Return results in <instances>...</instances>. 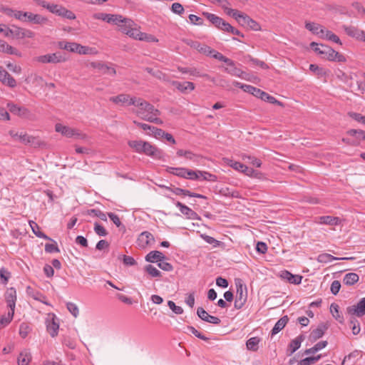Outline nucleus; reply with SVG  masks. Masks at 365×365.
<instances>
[{
    "label": "nucleus",
    "instance_id": "obj_26",
    "mask_svg": "<svg viewBox=\"0 0 365 365\" xmlns=\"http://www.w3.org/2000/svg\"><path fill=\"white\" fill-rule=\"evenodd\" d=\"M281 277L286 279L288 282L294 284H299L302 282V277L297 274H293L287 270H284L281 273Z\"/></svg>",
    "mask_w": 365,
    "mask_h": 365
},
{
    "label": "nucleus",
    "instance_id": "obj_10",
    "mask_svg": "<svg viewBox=\"0 0 365 365\" xmlns=\"http://www.w3.org/2000/svg\"><path fill=\"white\" fill-rule=\"evenodd\" d=\"M5 300L10 311L14 312L16 302V291L14 287L8 288L5 293Z\"/></svg>",
    "mask_w": 365,
    "mask_h": 365
},
{
    "label": "nucleus",
    "instance_id": "obj_64",
    "mask_svg": "<svg viewBox=\"0 0 365 365\" xmlns=\"http://www.w3.org/2000/svg\"><path fill=\"white\" fill-rule=\"evenodd\" d=\"M171 11L178 15H182L185 12L182 5L180 3H173L171 6Z\"/></svg>",
    "mask_w": 365,
    "mask_h": 365
},
{
    "label": "nucleus",
    "instance_id": "obj_48",
    "mask_svg": "<svg viewBox=\"0 0 365 365\" xmlns=\"http://www.w3.org/2000/svg\"><path fill=\"white\" fill-rule=\"evenodd\" d=\"M145 143V141H143L141 140H130V141H128V144L131 148L134 149L135 152L141 153L143 147V144Z\"/></svg>",
    "mask_w": 365,
    "mask_h": 365
},
{
    "label": "nucleus",
    "instance_id": "obj_43",
    "mask_svg": "<svg viewBox=\"0 0 365 365\" xmlns=\"http://www.w3.org/2000/svg\"><path fill=\"white\" fill-rule=\"evenodd\" d=\"M76 51L75 53H78L79 54H94L96 53V49L93 48H91L88 46H82L79 43H76V46L75 48Z\"/></svg>",
    "mask_w": 365,
    "mask_h": 365
},
{
    "label": "nucleus",
    "instance_id": "obj_39",
    "mask_svg": "<svg viewBox=\"0 0 365 365\" xmlns=\"http://www.w3.org/2000/svg\"><path fill=\"white\" fill-rule=\"evenodd\" d=\"M261 341V339L257 336L251 337L246 342L247 349L252 351H257L259 348V344Z\"/></svg>",
    "mask_w": 365,
    "mask_h": 365
},
{
    "label": "nucleus",
    "instance_id": "obj_38",
    "mask_svg": "<svg viewBox=\"0 0 365 365\" xmlns=\"http://www.w3.org/2000/svg\"><path fill=\"white\" fill-rule=\"evenodd\" d=\"M166 171L172 175H176L180 178H185L186 176V168H173V167H167Z\"/></svg>",
    "mask_w": 365,
    "mask_h": 365
},
{
    "label": "nucleus",
    "instance_id": "obj_8",
    "mask_svg": "<svg viewBox=\"0 0 365 365\" xmlns=\"http://www.w3.org/2000/svg\"><path fill=\"white\" fill-rule=\"evenodd\" d=\"M347 313L358 317L365 315V297L361 298L356 305L348 307Z\"/></svg>",
    "mask_w": 365,
    "mask_h": 365
},
{
    "label": "nucleus",
    "instance_id": "obj_31",
    "mask_svg": "<svg viewBox=\"0 0 365 365\" xmlns=\"http://www.w3.org/2000/svg\"><path fill=\"white\" fill-rule=\"evenodd\" d=\"M26 22L35 24H45L48 22V19L40 15L29 12Z\"/></svg>",
    "mask_w": 365,
    "mask_h": 365
},
{
    "label": "nucleus",
    "instance_id": "obj_7",
    "mask_svg": "<svg viewBox=\"0 0 365 365\" xmlns=\"http://www.w3.org/2000/svg\"><path fill=\"white\" fill-rule=\"evenodd\" d=\"M237 22L241 26L253 31H259L261 29L260 25L245 13H242L240 18L237 20Z\"/></svg>",
    "mask_w": 365,
    "mask_h": 365
},
{
    "label": "nucleus",
    "instance_id": "obj_3",
    "mask_svg": "<svg viewBox=\"0 0 365 365\" xmlns=\"http://www.w3.org/2000/svg\"><path fill=\"white\" fill-rule=\"evenodd\" d=\"M55 129L56 132L61 133L67 138L76 137L81 139L86 138V135L81 133L78 130L71 128L61 123H57L55 126Z\"/></svg>",
    "mask_w": 365,
    "mask_h": 365
},
{
    "label": "nucleus",
    "instance_id": "obj_59",
    "mask_svg": "<svg viewBox=\"0 0 365 365\" xmlns=\"http://www.w3.org/2000/svg\"><path fill=\"white\" fill-rule=\"evenodd\" d=\"M94 231L98 236L101 237H105L108 235V232L104 228V227L97 222L94 223Z\"/></svg>",
    "mask_w": 365,
    "mask_h": 365
},
{
    "label": "nucleus",
    "instance_id": "obj_44",
    "mask_svg": "<svg viewBox=\"0 0 365 365\" xmlns=\"http://www.w3.org/2000/svg\"><path fill=\"white\" fill-rule=\"evenodd\" d=\"M309 70L316 74L319 78L325 77L328 72L322 67H319L317 64H310Z\"/></svg>",
    "mask_w": 365,
    "mask_h": 365
},
{
    "label": "nucleus",
    "instance_id": "obj_37",
    "mask_svg": "<svg viewBox=\"0 0 365 365\" xmlns=\"http://www.w3.org/2000/svg\"><path fill=\"white\" fill-rule=\"evenodd\" d=\"M135 97H133L134 98ZM133 98H130L129 95L128 94H119L116 96H113L110 98V101L118 104V103H126L128 106L129 105V103L130 100H132Z\"/></svg>",
    "mask_w": 365,
    "mask_h": 365
},
{
    "label": "nucleus",
    "instance_id": "obj_1",
    "mask_svg": "<svg viewBox=\"0 0 365 365\" xmlns=\"http://www.w3.org/2000/svg\"><path fill=\"white\" fill-rule=\"evenodd\" d=\"M129 105H133L139 108L138 115L149 113H154V115H160V111L158 109L155 108L152 104L142 98H134L130 100Z\"/></svg>",
    "mask_w": 365,
    "mask_h": 365
},
{
    "label": "nucleus",
    "instance_id": "obj_55",
    "mask_svg": "<svg viewBox=\"0 0 365 365\" xmlns=\"http://www.w3.org/2000/svg\"><path fill=\"white\" fill-rule=\"evenodd\" d=\"M24 28L16 26H12V35L11 37L16 39L24 38Z\"/></svg>",
    "mask_w": 365,
    "mask_h": 365
},
{
    "label": "nucleus",
    "instance_id": "obj_15",
    "mask_svg": "<svg viewBox=\"0 0 365 365\" xmlns=\"http://www.w3.org/2000/svg\"><path fill=\"white\" fill-rule=\"evenodd\" d=\"M7 107L10 112L20 117H27L30 113L29 110L26 108L20 107L13 103H9L7 104Z\"/></svg>",
    "mask_w": 365,
    "mask_h": 365
},
{
    "label": "nucleus",
    "instance_id": "obj_14",
    "mask_svg": "<svg viewBox=\"0 0 365 365\" xmlns=\"http://www.w3.org/2000/svg\"><path fill=\"white\" fill-rule=\"evenodd\" d=\"M178 70L182 73H189L191 76L196 77H205L209 80H211L212 82H215L214 78H211L209 75L207 73H201L197 68H188V67H181L178 66Z\"/></svg>",
    "mask_w": 365,
    "mask_h": 365
},
{
    "label": "nucleus",
    "instance_id": "obj_32",
    "mask_svg": "<svg viewBox=\"0 0 365 365\" xmlns=\"http://www.w3.org/2000/svg\"><path fill=\"white\" fill-rule=\"evenodd\" d=\"M165 258V255L159 251H151L145 256V260L149 262H159Z\"/></svg>",
    "mask_w": 365,
    "mask_h": 365
},
{
    "label": "nucleus",
    "instance_id": "obj_20",
    "mask_svg": "<svg viewBox=\"0 0 365 365\" xmlns=\"http://www.w3.org/2000/svg\"><path fill=\"white\" fill-rule=\"evenodd\" d=\"M175 205L178 207H179L181 213L183 214L184 215H185L188 219H191V220L200 219V217H198V215L195 211H193L192 210H191L190 207L185 205L182 202H177Z\"/></svg>",
    "mask_w": 365,
    "mask_h": 365
},
{
    "label": "nucleus",
    "instance_id": "obj_54",
    "mask_svg": "<svg viewBox=\"0 0 365 365\" xmlns=\"http://www.w3.org/2000/svg\"><path fill=\"white\" fill-rule=\"evenodd\" d=\"M145 270L153 277H161V272L151 264L146 265L145 267Z\"/></svg>",
    "mask_w": 365,
    "mask_h": 365
},
{
    "label": "nucleus",
    "instance_id": "obj_13",
    "mask_svg": "<svg viewBox=\"0 0 365 365\" xmlns=\"http://www.w3.org/2000/svg\"><path fill=\"white\" fill-rule=\"evenodd\" d=\"M0 52L21 57L22 53L16 48L8 44L5 41L0 39Z\"/></svg>",
    "mask_w": 365,
    "mask_h": 365
},
{
    "label": "nucleus",
    "instance_id": "obj_50",
    "mask_svg": "<svg viewBox=\"0 0 365 365\" xmlns=\"http://www.w3.org/2000/svg\"><path fill=\"white\" fill-rule=\"evenodd\" d=\"M321 354H319L316 356L307 357L305 359L300 360L298 362V365H311L312 364L318 361L321 359Z\"/></svg>",
    "mask_w": 365,
    "mask_h": 365
},
{
    "label": "nucleus",
    "instance_id": "obj_16",
    "mask_svg": "<svg viewBox=\"0 0 365 365\" xmlns=\"http://www.w3.org/2000/svg\"><path fill=\"white\" fill-rule=\"evenodd\" d=\"M135 24L133 23V24H131L130 26H121V32L135 39L140 40V38H143V37H141L143 36V33L140 32L138 29L133 28V26Z\"/></svg>",
    "mask_w": 365,
    "mask_h": 365
},
{
    "label": "nucleus",
    "instance_id": "obj_9",
    "mask_svg": "<svg viewBox=\"0 0 365 365\" xmlns=\"http://www.w3.org/2000/svg\"><path fill=\"white\" fill-rule=\"evenodd\" d=\"M109 24L118 26L121 31V26H130L131 24H133V21L130 19L124 18L119 14H111Z\"/></svg>",
    "mask_w": 365,
    "mask_h": 365
},
{
    "label": "nucleus",
    "instance_id": "obj_5",
    "mask_svg": "<svg viewBox=\"0 0 365 365\" xmlns=\"http://www.w3.org/2000/svg\"><path fill=\"white\" fill-rule=\"evenodd\" d=\"M46 330L51 337L58 335L59 324L57 322L56 316L54 314H48L46 319Z\"/></svg>",
    "mask_w": 365,
    "mask_h": 365
},
{
    "label": "nucleus",
    "instance_id": "obj_34",
    "mask_svg": "<svg viewBox=\"0 0 365 365\" xmlns=\"http://www.w3.org/2000/svg\"><path fill=\"white\" fill-rule=\"evenodd\" d=\"M29 223L32 230V232L36 237L47 240L53 241V239L50 238L48 236H47L46 234H44L43 232L40 230V227L38 225L36 222H35L33 220H30Z\"/></svg>",
    "mask_w": 365,
    "mask_h": 365
},
{
    "label": "nucleus",
    "instance_id": "obj_30",
    "mask_svg": "<svg viewBox=\"0 0 365 365\" xmlns=\"http://www.w3.org/2000/svg\"><path fill=\"white\" fill-rule=\"evenodd\" d=\"M229 67L225 68V71L232 76H237L246 79V73L240 68L235 66V62L232 61V65H227Z\"/></svg>",
    "mask_w": 365,
    "mask_h": 365
},
{
    "label": "nucleus",
    "instance_id": "obj_42",
    "mask_svg": "<svg viewBox=\"0 0 365 365\" xmlns=\"http://www.w3.org/2000/svg\"><path fill=\"white\" fill-rule=\"evenodd\" d=\"M202 15L209 20L215 27L217 29L220 27L221 24L222 18L216 16L214 14H211L209 12H203Z\"/></svg>",
    "mask_w": 365,
    "mask_h": 365
},
{
    "label": "nucleus",
    "instance_id": "obj_36",
    "mask_svg": "<svg viewBox=\"0 0 365 365\" xmlns=\"http://www.w3.org/2000/svg\"><path fill=\"white\" fill-rule=\"evenodd\" d=\"M343 29L348 36L356 38L357 39L360 38V35L363 34L362 30H359L357 28L352 26L344 25Z\"/></svg>",
    "mask_w": 365,
    "mask_h": 365
},
{
    "label": "nucleus",
    "instance_id": "obj_23",
    "mask_svg": "<svg viewBox=\"0 0 365 365\" xmlns=\"http://www.w3.org/2000/svg\"><path fill=\"white\" fill-rule=\"evenodd\" d=\"M182 41L186 43L187 46L197 50L199 52L205 54L207 51H209V46L200 43L197 41H192L191 39H183Z\"/></svg>",
    "mask_w": 365,
    "mask_h": 365
},
{
    "label": "nucleus",
    "instance_id": "obj_57",
    "mask_svg": "<svg viewBox=\"0 0 365 365\" xmlns=\"http://www.w3.org/2000/svg\"><path fill=\"white\" fill-rule=\"evenodd\" d=\"M58 16L66 18L68 19H76V15L74 14V13L70 10H68L63 6H62V8L61 9Z\"/></svg>",
    "mask_w": 365,
    "mask_h": 365
},
{
    "label": "nucleus",
    "instance_id": "obj_11",
    "mask_svg": "<svg viewBox=\"0 0 365 365\" xmlns=\"http://www.w3.org/2000/svg\"><path fill=\"white\" fill-rule=\"evenodd\" d=\"M0 82L10 88L16 86V80L0 66Z\"/></svg>",
    "mask_w": 365,
    "mask_h": 365
},
{
    "label": "nucleus",
    "instance_id": "obj_2",
    "mask_svg": "<svg viewBox=\"0 0 365 365\" xmlns=\"http://www.w3.org/2000/svg\"><path fill=\"white\" fill-rule=\"evenodd\" d=\"M67 58L60 53H48L35 58V61L42 63H58L66 61Z\"/></svg>",
    "mask_w": 365,
    "mask_h": 365
},
{
    "label": "nucleus",
    "instance_id": "obj_21",
    "mask_svg": "<svg viewBox=\"0 0 365 365\" xmlns=\"http://www.w3.org/2000/svg\"><path fill=\"white\" fill-rule=\"evenodd\" d=\"M305 28L314 34L318 35L321 38H324L325 29L322 25L314 22H308L306 23Z\"/></svg>",
    "mask_w": 365,
    "mask_h": 365
},
{
    "label": "nucleus",
    "instance_id": "obj_12",
    "mask_svg": "<svg viewBox=\"0 0 365 365\" xmlns=\"http://www.w3.org/2000/svg\"><path fill=\"white\" fill-rule=\"evenodd\" d=\"M155 242V238L153 235L148 232L145 231L143 232L138 238L137 243L138 245L141 248L146 247L148 245H150L151 242Z\"/></svg>",
    "mask_w": 365,
    "mask_h": 365
},
{
    "label": "nucleus",
    "instance_id": "obj_25",
    "mask_svg": "<svg viewBox=\"0 0 365 365\" xmlns=\"http://www.w3.org/2000/svg\"><path fill=\"white\" fill-rule=\"evenodd\" d=\"M209 51H207L205 55L212 56L220 61L225 63L227 65H232V60L223 56L221 53L212 49L209 46Z\"/></svg>",
    "mask_w": 365,
    "mask_h": 365
},
{
    "label": "nucleus",
    "instance_id": "obj_45",
    "mask_svg": "<svg viewBox=\"0 0 365 365\" xmlns=\"http://www.w3.org/2000/svg\"><path fill=\"white\" fill-rule=\"evenodd\" d=\"M9 135H11V137H12L15 140H19L20 142L23 143H26V139L28 138L29 137V135L26 134V133H19L18 132H16L15 130H11L9 132Z\"/></svg>",
    "mask_w": 365,
    "mask_h": 365
},
{
    "label": "nucleus",
    "instance_id": "obj_56",
    "mask_svg": "<svg viewBox=\"0 0 365 365\" xmlns=\"http://www.w3.org/2000/svg\"><path fill=\"white\" fill-rule=\"evenodd\" d=\"M145 71L151 74L152 76H155V78H158V79H162V80H164V81H166V75L165 73H163V72H161L160 71H154L153 68H149V67H147L145 68Z\"/></svg>",
    "mask_w": 365,
    "mask_h": 365
},
{
    "label": "nucleus",
    "instance_id": "obj_6",
    "mask_svg": "<svg viewBox=\"0 0 365 365\" xmlns=\"http://www.w3.org/2000/svg\"><path fill=\"white\" fill-rule=\"evenodd\" d=\"M143 150L141 153H144L146 155L151 156L156 159H162L164 156V153L162 150L158 148L155 145H151L150 143L145 141L143 144Z\"/></svg>",
    "mask_w": 365,
    "mask_h": 365
},
{
    "label": "nucleus",
    "instance_id": "obj_29",
    "mask_svg": "<svg viewBox=\"0 0 365 365\" xmlns=\"http://www.w3.org/2000/svg\"><path fill=\"white\" fill-rule=\"evenodd\" d=\"M354 259V257L339 258V257H334L331 255L328 254V253H322V254H320L317 257V259L320 263H328V262H332L334 260H349V259Z\"/></svg>",
    "mask_w": 365,
    "mask_h": 365
},
{
    "label": "nucleus",
    "instance_id": "obj_40",
    "mask_svg": "<svg viewBox=\"0 0 365 365\" xmlns=\"http://www.w3.org/2000/svg\"><path fill=\"white\" fill-rule=\"evenodd\" d=\"M25 145H30L34 148H43L45 147L46 144L38 137L29 135Z\"/></svg>",
    "mask_w": 365,
    "mask_h": 365
},
{
    "label": "nucleus",
    "instance_id": "obj_61",
    "mask_svg": "<svg viewBox=\"0 0 365 365\" xmlns=\"http://www.w3.org/2000/svg\"><path fill=\"white\" fill-rule=\"evenodd\" d=\"M66 307L69 312L74 317H77L79 314V309L77 305L73 302H67Z\"/></svg>",
    "mask_w": 365,
    "mask_h": 365
},
{
    "label": "nucleus",
    "instance_id": "obj_27",
    "mask_svg": "<svg viewBox=\"0 0 365 365\" xmlns=\"http://www.w3.org/2000/svg\"><path fill=\"white\" fill-rule=\"evenodd\" d=\"M328 329V327L322 323L319 324L317 329L312 330L310 333L309 337L312 341H317L323 336L325 333V331Z\"/></svg>",
    "mask_w": 365,
    "mask_h": 365
},
{
    "label": "nucleus",
    "instance_id": "obj_51",
    "mask_svg": "<svg viewBox=\"0 0 365 365\" xmlns=\"http://www.w3.org/2000/svg\"><path fill=\"white\" fill-rule=\"evenodd\" d=\"M222 9L225 10L226 14L232 17H233L237 21L239 18H240V15L242 12L239 11L237 9H233L230 8H227L225 5H222Z\"/></svg>",
    "mask_w": 365,
    "mask_h": 365
},
{
    "label": "nucleus",
    "instance_id": "obj_49",
    "mask_svg": "<svg viewBox=\"0 0 365 365\" xmlns=\"http://www.w3.org/2000/svg\"><path fill=\"white\" fill-rule=\"evenodd\" d=\"M323 38H326L327 40L333 41L339 45L342 44L340 38L336 34H334L333 32H331V31H329V30L325 29V33H324Z\"/></svg>",
    "mask_w": 365,
    "mask_h": 365
},
{
    "label": "nucleus",
    "instance_id": "obj_53",
    "mask_svg": "<svg viewBox=\"0 0 365 365\" xmlns=\"http://www.w3.org/2000/svg\"><path fill=\"white\" fill-rule=\"evenodd\" d=\"M58 46L61 49L67 50L71 52H74L76 51V49H75L76 43L60 41L58 43Z\"/></svg>",
    "mask_w": 365,
    "mask_h": 365
},
{
    "label": "nucleus",
    "instance_id": "obj_22",
    "mask_svg": "<svg viewBox=\"0 0 365 365\" xmlns=\"http://www.w3.org/2000/svg\"><path fill=\"white\" fill-rule=\"evenodd\" d=\"M237 288L236 297L235 299H243L247 301V289L246 285L243 284L241 279H237L235 282Z\"/></svg>",
    "mask_w": 365,
    "mask_h": 365
},
{
    "label": "nucleus",
    "instance_id": "obj_46",
    "mask_svg": "<svg viewBox=\"0 0 365 365\" xmlns=\"http://www.w3.org/2000/svg\"><path fill=\"white\" fill-rule=\"evenodd\" d=\"M14 312L9 311L7 315L0 317V329L7 326L12 320Z\"/></svg>",
    "mask_w": 365,
    "mask_h": 365
},
{
    "label": "nucleus",
    "instance_id": "obj_47",
    "mask_svg": "<svg viewBox=\"0 0 365 365\" xmlns=\"http://www.w3.org/2000/svg\"><path fill=\"white\" fill-rule=\"evenodd\" d=\"M339 307L335 303H332L330 306V312L333 317L340 323H343L344 317L339 314Z\"/></svg>",
    "mask_w": 365,
    "mask_h": 365
},
{
    "label": "nucleus",
    "instance_id": "obj_24",
    "mask_svg": "<svg viewBox=\"0 0 365 365\" xmlns=\"http://www.w3.org/2000/svg\"><path fill=\"white\" fill-rule=\"evenodd\" d=\"M316 222L319 224L337 225L341 223V220L338 217L325 215L319 217Z\"/></svg>",
    "mask_w": 365,
    "mask_h": 365
},
{
    "label": "nucleus",
    "instance_id": "obj_17",
    "mask_svg": "<svg viewBox=\"0 0 365 365\" xmlns=\"http://www.w3.org/2000/svg\"><path fill=\"white\" fill-rule=\"evenodd\" d=\"M255 96L272 104L283 106L282 102L279 101L274 96H270L269 94L260 90L259 88H258L257 91H256V95Z\"/></svg>",
    "mask_w": 365,
    "mask_h": 365
},
{
    "label": "nucleus",
    "instance_id": "obj_19",
    "mask_svg": "<svg viewBox=\"0 0 365 365\" xmlns=\"http://www.w3.org/2000/svg\"><path fill=\"white\" fill-rule=\"evenodd\" d=\"M91 66L99 70L103 74H109L111 76H115L116 74V71L114 68L109 67L106 64L101 62H92L91 63Z\"/></svg>",
    "mask_w": 365,
    "mask_h": 365
},
{
    "label": "nucleus",
    "instance_id": "obj_63",
    "mask_svg": "<svg viewBox=\"0 0 365 365\" xmlns=\"http://www.w3.org/2000/svg\"><path fill=\"white\" fill-rule=\"evenodd\" d=\"M199 174L200 178L202 177L204 180L210 182H215L217 180V176L208 172L200 170V173H199Z\"/></svg>",
    "mask_w": 365,
    "mask_h": 365
},
{
    "label": "nucleus",
    "instance_id": "obj_18",
    "mask_svg": "<svg viewBox=\"0 0 365 365\" xmlns=\"http://www.w3.org/2000/svg\"><path fill=\"white\" fill-rule=\"evenodd\" d=\"M171 83L182 93H187L188 91H192L195 89V84L190 81L181 83L177 81H173Z\"/></svg>",
    "mask_w": 365,
    "mask_h": 365
},
{
    "label": "nucleus",
    "instance_id": "obj_4",
    "mask_svg": "<svg viewBox=\"0 0 365 365\" xmlns=\"http://www.w3.org/2000/svg\"><path fill=\"white\" fill-rule=\"evenodd\" d=\"M311 48L319 55L322 56L323 58L330 60V58H332L331 54H333V48L329 46L324 44L319 45L317 43L312 42L310 43Z\"/></svg>",
    "mask_w": 365,
    "mask_h": 365
},
{
    "label": "nucleus",
    "instance_id": "obj_33",
    "mask_svg": "<svg viewBox=\"0 0 365 365\" xmlns=\"http://www.w3.org/2000/svg\"><path fill=\"white\" fill-rule=\"evenodd\" d=\"M289 321V317L285 315L281 317L277 323L274 324L273 329L271 331L272 335H275L279 333L287 324Z\"/></svg>",
    "mask_w": 365,
    "mask_h": 365
},
{
    "label": "nucleus",
    "instance_id": "obj_28",
    "mask_svg": "<svg viewBox=\"0 0 365 365\" xmlns=\"http://www.w3.org/2000/svg\"><path fill=\"white\" fill-rule=\"evenodd\" d=\"M304 340V336L302 334L299 335L294 339L292 340L289 344V348L287 351L289 352L287 354L289 356L294 354L298 349H299L302 342Z\"/></svg>",
    "mask_w": 365,
    "mask_h": 365
},
{
    "label": "nucleus",
    "instance_id": "obj_58",
    "mask_svg": "<svg viewBox=\"0 0 365 365\" xmlns=\"http://www.w3.org/2000/svg\"><path fill=\"white\" fill-rule=\"evenodd\" d=\"M350 324H351V329L352 330V333L354 335H356L360 332L361 328H360V324L359 321L355 319L354 317H352L350 319Z\"/></svg>",
    "mask_w": 365,
    "mask_h": 365
},
{
    "label": "nucleus",
    "instance_id": "obj_52",
    "mask_svg": "<svg viewBox=\"0 0 365 365\" xmlns=\"http://www.w3.org/2000/svg\"><path fill=\"white\" fill-rule=\"evenodd\" d=\"M242 158L244 160H248V163H250L253 166H255L257 168H259L262 165L261 160L254 156L247 155L244 154V155H242Z\"/></svg>",
    "mask_w": 365,
    "mask_h": 365
},
{
    "label": "nucleus",
    "instance_id": "obj_62",
    "mask_svg": "<svg viewBox=\"0 0 365 365\" xmlns=\"http://www.w3.org/2000/svg\"><path fill=\"white\" fill-rule=\"evenodd\" d=\"M242 173L249 177H255V178L257 177V175L260 174L258 171L254 170L253 168H249L245 165H244V168L242 170Z\"/></svg>",
    "mask_w": 365,
    "mask_h": 365
},
{
    "label": "nucleus",
    "instance_id": "obj_60",
    "mask_svg": "<svg viewBox=\"0 0 365 365\" xmlns=\"http://www.w3.org/2000/svg\"><path fill=\"white\" fill-rule=\"evenodd\" d=\"M11 277V273L4 267H1L0 269V278L1 279V283L3 284H6L9 277Z\"/></svg>",
    "mask_w": 365,
    "mask_h": 365
},
{
    "label": "nucleus",
    "instance_id": "obj_41",
    "mask_svg": "<svg viewBox=\"0 0 365 365\" xmlns=\"http://www.w3.org/2000/svg\"><path fill=\"white\" fill-rule=\"evenodd\" d=\"M359 279V277L357 274L354 272H350L344 277L343 282L344 284L351 286L354 285L355 283H356Z\"/></svg>",
    "mask_w": 365,
    "mask_h": 365
},
{
    "label": "nucleus",
    "instance_id": "obj_35",
    "mask_svg": "<svg viewBox=\"0 0 365 365\" xmlns=\"http://www.w3.org/2000/svg\"><path fill=\"white\" fill-rule=\"evenodd\" d=\"M31 360V355L29 350L22 351L17 359L18 365H29Z\"/></svg>",
    "mask_w": 365,
    "mask_h": 365
}]
</instances>
